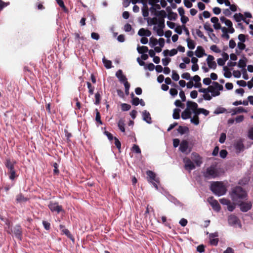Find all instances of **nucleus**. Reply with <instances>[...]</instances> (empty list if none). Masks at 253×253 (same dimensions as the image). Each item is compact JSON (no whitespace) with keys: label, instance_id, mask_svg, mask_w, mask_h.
<instances>
[{"label":"nucleus","instance_id":"56","mask_svg":"<svg viewBox=\"0 0 253 253\" xmlns=\"http://www.w3.org/2000/svg\"><path fill=\"white\" fill-rule=\"evenodd\" d=\"M237 48L240 50H243L245 49L246 45L244 44V42H239L237 43Z\"/></svg>","mask_w":253,"mask_h":253},{"label":"nucleus","instance_id":"25","mask_svg":"<svg viewBox=\"0 0 253 253\" xmlns=\"http://www.w3.org/2000/svg\"><path fill=\"white\" fill-rule=\"evenodd\" d=\"M154 15L160 17L161 19L160 20V23H162L163 20L164 21V18L167 16V13L165 10H160L158 11L157 12H155Z\"/></svg>","mask_w":253,"mask_h":253},{"label":"nucleus","instance_id":"59","mask_svg":"<svg viewBox=\"0 0 253 253\" xmlns=\"http://www.w3.org/2000/svg\"><path fill=\"white\" fill-rule=\"evenodd\" d=\"M184 5L187 8H191L193 4L190 0H184Z\"/></svg>","mask_w":253,"mask_h":253},{"label":"nucleus","instance_id":"15","mask_svg":"<svg viewBox=\"0 0 253 253\" xmlns=\"http://www.w3.org/2000/svg\"><path fill=\"white\" fill-rule=\"evenodd\" d=\"M240 208L243 212H247L252 208V204L251 202H242L240 204Z\"/></svg>","mask_w":253,"mask_h":253},{"label":"nucleus","instance_id":"28","mask_svg":"<svg viewBox=\"0 0 253 253\" xmlns=\"http://www.w3.org/2000/svg\"><path fill=\"white\" fill-rule=\"evenodd\" d=\"M224 24L228 27V32L229 33L232 34L234 32L235 30L232 27V23L230 20L228 19L227 20H226L224 22Z\"/></svg>","mask_w":253,"mask_h":253},{"label":"nucleus","instance_id":"62","mask_svg":"<svg viewBox=\"0 0 253 253\" xmlns=\"http://www.w3.org/2000/svg\"><path fill=\"white\" fill-rule=\"evenodd\" d=\"M162 61L163 65L166 66L169 64V62L170 61V59L168 58H163L162 59Z\"/></svg>","mask_w":253,"mask_h":253},{"label":"nucleus","instance_id":"3","mask_svg":"<svg viewBox=\"0 0 253 253\" xmlns=\"http://www.w3.org/2000/svg\"><path fill=\"white\" fill-rule=\"evenodd\" d=\"M211 190L216 195L220 196L224 195L226 192V188L221 182H214L211 184Z\"/></svg>","mask_w":253,"mask_h":253},{"label":"nucleus","instance_id":"6","mask_svg":"<svg viewBox=\"0 0 253 253\" xmlns=\"http://www.w3.org/2000/svg\"><path fill=\"white\" fill-rule=\"evenodd\" d=\"M146 173L148 176V181L153 185L157 190H158V184L159 183V178L156 176L155 173L151 170H148Z\"/></svg>","mask_w":253,"mask_h":253},{"label":"nucleus","instance_id":"1","mask_svg":"<svg viewBox=\"0 0 253 253\" xmlns=\"http://www.w3.org/2000/svg\"><path fill=\"white\" fill-rule=\"evenodd\" d=\"M198 104L194 102L188 101L186 108L181 113V118L183 120L191 118L192 114L197 116Z\"/></svg>","mask_w":253,"mask_h":253},{"label":"nucleus","instance_id":"60","mask_svg":"<svg viewBox=\"0 0 253 253\" xmlns=\"http://www.w3.org/2000/svg\"><path fill=\"white\" fill-rule=\"evenodd\" d=\"M182 78L184 79H186L187 80L190 79V74L189 73L186 72L184 73L181 75Z\"/></svg>","mask_w":253,"mask_h":253},{"label":"nucleus","instance_id":"53","mask_svg":"<svg viewBox=\"0 0 253 253\" xmlns=\"http://www.w3.org/2000/svg\"><path fill=\"white\" fill-rule=\"evenodd\" d=\"M60 229H62V231L66 235H67V236H69L70 235V233L68 229L65 228L63 225H60Z\"/></svg>","mask_w":253,"mask_h":253},{"label":"nucleus","instance_id":"8","mask_svg":"<svg viewBox=\"0 0 253 253\" xmlns=\"http://www.w3.org/2000/svg\"><path fill=\"white\" fill-rule=\"evenodd\" d=\"M191 159L196 167H200L203 163V159L198 153L195 152L192 153Z\"/></svg>","mask_w":253,"mask_h":253},{"label":"nucleus","instance_id":"32","mask_svg":"<svg viewBox=\"0 0 253 253\" xmlns=\"http://www.w3.org/2000/svg\"><path fill=\"white\" fill-rule=\"evenodd\" d=\"M8 174H9V179L12 180L17 176L14 169L8 170Z\"/></svg>","mask_w":253,"mask_h":253},{"label":"nucleus","instance_id":"63","mask_svg":"<svg viewBox=\"0 0 253 253\" xmlns=\"http://www.w3.org/2000/svg\"><path fill=\"white\" fill-rule=\"evenodd\" d=\"M169 93L172 96H175L178 93L177 90L175 88H170Z\"/></svg>","mask_w":253,"mask_h":253},{"label":"nucleus","instance_id":"23","mask_svg":"<svg viewBox=\"0 0 253 253\" xmlns=\"http://www.w3.org/2000/svg\"><path fill=\"white\" fill-rule=\"evenodd\" d=\"M164 56H172L176 55L177 53V50L176 49H172L171 50H169L168 49H166L164 50L163 52Z\"/></svg>","mask_w":253,"mask_h":253},{"label":"nucleus","instance_id":"47","mask_svg":"<svg viewBox=\"0 0 253 253\" xmlns=\"http://www.w3.org/2000/svg\"><path fill=\"white\" fill-rule=\"evenodd\" d=\"M172 79L175 81H177L179 79V75L175 71L173 70L172 71Z\"/></svg>","mask_w":253,"mask_h":253},{"label":"nucleus","instance_id":"14","mask_svg":"<svg viewBox=\"0 0 253 253\" xmlns=\"http://www.w3.org/2000/svg\"><path fill=\"white\" fill-rule=\"evenodd\" d=\"M218 233L217 232L211 233L210 234L209 238L210 243L213 246H216L218 244V239L217 238Z\"/></svg>","mask_w":253,"mask_h":253},{"label":"nucleus","instance_id":"61","mask_svg":"<svg viewBox=\"0 0 253 253\" xmlns=\"http://www.w3.org/2000/svg\"><path fill=\"white\" fill-rule=\"evenodd\" d=\"M235 205L234 204H232V203H230L227 205V209L230 211H233L235 209Z\"/></svg>","mask_w":253,"mask_h":253},{"label":"nucleus","instance_id":"40","mask_svg":"<svg viewBox=\"0 0 253 253\" xmlns=\"http://www.w3.org/2000/svg\"><path fill=\"white\" fill-rule=\"evenodd\" d=\"M180 110L179 109L175 108L173 110L172 117L174 119H178L180 118L179 113Z\"/></svg>","mask_w":253,"mask_h":253},{"label":"nucleus","instance_id":"20","mask_svg":"<svg viewBox=\"0 0 253 253\" xmlns=\"http://www.w3.org/2000/svg\"><path fill=\"white\" fill-rule=\"evenodd\" d=\"M138 35L141 37H150L151 35V32L148 30L144 28H141L138 32Z\"/></svg>","mask_w":253,"mask_h":253},{"label":"nucleus","instance_id":"50","mask_svg":"<svg viewBox=\"0 0 253 253\" xmlns=\"http://www.w3.org/2000/svg\"><path fill=\"white\" fill-rule=\"evenodd\" d=\"M211 50L216 53L221 52V50L216 45H212L210 47Z\"/></svg>","mask_w":253,"mask_h":253},{"label":"nucleus","instance_id":"9","mask_svg":"<svg viewBox=\"0 0 253 253\" xmlns=\"http://www.w3.org/2000/svg\"><path fill=\"white\" fill-rule=\"evenodd\" d=\"M179 150L183 153L188 154L191 151V149L189 148L188 142L186 140H182L180 143L179 148Z\"/></svg>","mask_w":253,"mask_h":253},{"label":"nucleus","instance_id":"24","mask_svg":"<svg viewBox=\"0 0 253 253\" xmlns=\"http://www.w3.org/2000/svg\"><path fill=\"white\" fill-rule=\"evenodd\" d=\"M192 80L195 82V84H194V87L199 88L201 87L202 84L200 83L201 78L198 75L194 76L193 77Z\"/></svg>","mask_w":253,"mask_h":253},{"label":"nucleus","instance_id":"13","mask_svg":"<svg viewBox=\"0 0 253 253\" xmlns=\"http://www.w3.org/2000/svg\"><path fill=\"white\" fill-rule=\"evenodd\" d=\"M214 57L212 55H208L207 58V62L209 68L215 69L216 67V64L214 61Z\"/></svg>","mask_w":253,"mask_h":253},{"label":"nucleus","instance_id":"49","mask_svg":"<svg viewBox=\"0 0 253 253\" xmlns=\"http://www.w3.org/2000/svg\"><path fill=\"white\" fill-rule=\"evenodd\" d=\"M121 108L123 111H126L129 110L130 109L131 106L129 104L123 103L121 104Z\"/></svg>","mask_w":253,"mask_h":253},{"label":"nucleus","instance_id":"26","mask_svg":"<svg viewBox=\"0 0 253 253\" xmlns=\"http://www.w3.org/2000/svg\"><path fill=\"white\" fill-rule=\"evenodd\" d=\"M247 64V60L246 58L240 59L238 62V66L242 69V71L246 70L245 67Z\"/></svg>","mask_w":253,"mask_h":253},{"label":"nucleus","instance_id":"30","mask_svg":"<svg viewBox=\"0 0 253 253\" xmlns=\"http://www.w3.org/2000/svg\"><path fill=\"white\" fill-rule=\"evenodd\" d=\"M235 147L237 152L239 153L243 150L244 147L243 143L239 141L236 143Z\"/></svg>","mask_w":253,"mask_h":253},{"label":"nucleus","instance_id":"4","mask_svg":"<svg viewBox=\"0 0 253 253\" xmlns=\"http://www.w3.org/2000/svg\"><path fill=\"white\" fill-rule=\"evenodd\" d=\"M209 89L213 97L219 96L220 91L223 90V86L217 82H213L212 84L209 86Z\"/></svg>","mask_w":253,"mask_h":253},{"label":"nucleus","instance_id":"57","mask_svg":"<svg viewBox=\"0 0 253 253\" xmlns=\"http://www.w3.org/2000/svg\"><path fill=\"white\" fill-rule=\"evenodd\" d=\"M132 151L135 152L136 153L140 154L141 153V150L137 145H133L132 148Z\"/></svg>","mask_w":253,"mask_h":253},{"label":"nucleus","instance_id":"43","mask_svg":"<svg viewBox=\"0 0 253 253\" xmlns=\"http://www.w3.org/2000/svg\"><path fill=\"white\" fill-rule=\"evenodd\" d=\"M234 17L237 22H240L241 20H244L243 15L241 13H236L234 15Z\"/></svg>","mask_w":253,"mask_h":253},{"label":"nucleus","instance_id":"31","mask_svg":"<svg viewBox=\"0 0 253 253\" xmlns=\"http://www.w3.org/2000/svg\"><path fill=\"white\" fill-rule=\"evenodd\" d=\"M149 44L151 47H154L157 44H158V42L157 39L153 37L150 38L149 40Z\"/></svg>","mask_w":253,"mask_h":253},{"label":"nucleus","instance_id":"46","mask_svg":"<svg viewBox=\"0 0 253 253\" xmlns=\"http://www.w3.org/2000/svg\"><path fill=\"white\" fill-rule=\"evenodd\" d=\"M210 90L207 92V93H206L205 94H204L203 95V98L206 100H210L211 99L212 97H213L211 94V95L210 94Z\"/></svg>","mask_w":253,"mask_h":253},{"label":"nucleus","instance_id":"11","mask_svg":"<svg viewBox=\"0 0 253 253\" xmlns=\"http://www.w3.org/2000/svg\"><path fill=\"white\" fill-rule=\"evenodd\" d=\"M228 221L229 225L231 226L238 225L239 227L241 226L238 218L235 215H230L229 216Z\"/></svg>","mask_w":253,"mask_h":253},{"label":"nucleus","instance_id":"12","mask_svg":"<svg viewBox=\"0 0 253 253\" xmlns=\"http://www.w3.org/2000/svg\"><path fill=\"white\" fill-rule=\"evenodd\" d=\"M208 201L215 211H218L220 210V206L219 203L217 201L214 200L213 197L209 198Z\"/></svg>","mask_w":253,"mask_h":253},{"label":"nucleus","instance_id":"5","mask_svg":"<svg viewBox=\"0 0 253 253\" xmlns=\"http://www.w3.org/2000/svg\"><path fill=\"white\" fill-rule=\"evenodd\" d=\"M219 172L217 169L214 166H211L208 168L204 172V176L207 178H213L218 176Z\"/></svg>","mask_w":253,"mask_h":253},{"label":"nucleus","instance_id":"42","mask_svg":"<svg viewBox=\"0 0 253 253\" xmlns=\"http://www.w3.org/2000/svg\"><path fill=\"white\" fill-rule=\"evenodd\" d=\"M188 128L186 126H179L177 129L178 132L181 134H183L188 131Z\"/></svg>","mask_w":253,"mask_h":253},{"label":"nucleus","instance_id":"38","mask_svg":"<svg viewBox=\"0 0 253 253\" xmlns=\"http://www.w3.org/2000/svg\"><path fill=\"white\" fill-rule=\"evenodd\" d=\"M204 28L206 31H207L208 33V34L209 33H211L213 32V30L212 29V28L211 26V25L210 23L206 22L204 25Z\"/></svg>","mask_w":253,"mask_h":253},{"label":"nucleus","instance_id":"52","mask_svg":"<svg viewBox=\"0 0 253 253\" xmlns=\"http://www.w3.org/2000/svg\"><path fill=\"white\" fill-rule=\"evenodd\" d=\"M5 166L8 170L14 169L13 164L10 162V160H7Z\"/></svg>","mask_w":253,"mask_h":253},{"label":"nucleus","instance_id":"16","mask_svg":"<svg viewBox=\"0 0 253 253\" xmlns=\"http://www.w3.org/2000/svg\"><path fill=\"white\" fill-rule=\"evenodd\" d=\"M164 27V21H163L162 23H160L157 27L154 26L153 29L155 31H156L157 35L161 37L164 35V31L163 30Z\"/></svg>","mask_w":253,"mask_h":253},{"label":"nucleus","instance_id":"51","mask_svg":"<svg viewBox=\"0 0 253 253\" xmlns=\"http://www.w3.org/2000/svg\"><path fill=\"white\" fill-rule=\"evenodd\" d=\"M144 69H148L149 70V71H153L155 69V65L151 63H149L148 64V65H147L146 66H144Z\"/></svg>","mask_w":253,"mask_h":253},{"label":"nucleus","instance_id":"17","mask_svg":"<svg viewBox=\"0 0 253 253\" xmlns=\"http://www.w3.org/2000/svg\"><path fill=\"white\" fill-rule=\"evenodd\" d=\"M142 115L143 117V120L144 121H145L146 123L149 124L152 123L150 114L149 113V112H148L146 110H144L142 112Z\"/></svg>","mask_w":253,"mask_h":253},{"label":"nucleus","instance_id":"54","mask_svg":"<svg viewBox=\"0 0 253 253\" xmlns=\"http://www.w3.org/2000/svg\"><path fill=\"white\" fill-rule=\"evenodd\" d=\"M125 87V93L126 95H128L129 94V89L130 87V84L128 83V82H126L124 83Z\"/></svg>","mask_w":253,"mask_h":253},{"label":"nucleus","instance_id":"41","mask_svg":"<svg viewBox=\"0 0 253 253\" xmlns=\"http://www.w3.org/2000/svg\"><path fill=\"white\" fill-rule=\"evenodd\" d=\"M28 200L27 198L24 197L22 194H19L16 196V201L18 202H25Z\"/></svg>","mask_w":253,"mask_h":253},{"label":"nucleus","instance_id":"44","mask_svg":"<svg viewBox=\"0 0 253 253\" xmlns=\"http://www.w3.org/2000/svg\"><path fill=\"white\" fill-rule=\"evenodd\" d=\"M190 119L191 123L197 126L199 124V117L198 116L194 115L193 118L191 117Z\"/></svg>","mask_w":253,"mask_h":253},{"label":"nucleus","instance_id":"19","mask_svg":"<svg viewBox=\"0 0 253 253\" xmlns=\"http://www.w3.org/2000/svg\"><path fill=\"white\" fill-rule=\"evenodd\" d=\"M116 76L121 83L124 84L127 82V79L126 76L123 75V72L121 70H119L116 72Z\"/></svg>","mask_w":253,"mask_h":253},{"label":"nucleus","instance_id":"58","mask_svg":"<svg viewBox=\"0 0 253 253\" xmlns=\"http://www.w3.org/2000/svg\"><path fill=\"white\" fill-rule=\"evenodd\" d=\"M226 134L224 133H222L220 135L219 141L220 143H223L226 139Z\"/></svg>","mask_w":253,"mask_h":253},{"label":"nucleus","instance_id":"64","mask_svg":"<svg viewBox=\"0 0 253 253\" xmlns=\"http://www.w3.org/2000/svg\"><path fill=\"white\" fill-rule=\"evenodd\" d=\"M248 137L250 139L253 140V127L251 128L249 130Z\"/></svg>","mask_w":253,"mask_h":253},{"label":"nucleus","instance_id":"2","mask_svg":"<svg viewBox=\"0 0 253 253\" xmlns=\"http://www.w3.org/2000/svg\"><path fill=\"white\" fill-rule=\"evenodd\" d=\"M231 196L234 201L238 202L244 199L247 196V193L242 187L237 186L232 190Z\"/></svg>","mask_w":253,"mask_h":253},{"label":"nucleus","instance_id":"39","mask_svg":"<svg viewBox=\"0 0 253 253\" xmlns=\"http://www.w3.org/2000/svg\"><path fill=\"white\" fill-rule=\"evenodd\" d=\"M223 70L224 71V76L225 78H230L232 76L231 72L229 71L226 66L223 67Z\"/></svg>","mask_w":253,"mask_h":253},{"label":"nucleus","instance_id":"36","mask_svg":"<svg viewBox=\"0 0 253 253\" xmlns=\"http://www.w3.org/2000/svg\"><path fill=\"white\" fill-rule=\"evenodd\" d=\"M226 112V109L223 107H217L215 110L214 111V114H219L225 113Z\"/></svg>","mask_w":253,"mask_h":253},{"label":"nucleus","instance_id":"22","mask_svg":"<svg viewBox=\"0 0 253 253\" xmlns=\"http://www.w3.org/2000/svg\"><path fill=\"white\" fill-rule=\"evenodd\" d=\"M12 233H14L15 236L18 239H21V236L22 234L21 228L19 226H16L14 228L13 230L11 231Z\"/></svg>","mask_w":253,"mask_h":253},{"label":"nucleus","instance_id":"55","mask_svg":"<svg viewBox=\"0 0 253 253\" xmlns=\"http://www.w3.org/2000/svg\"><path fill=\"white\" fill-rule=\"evenodd\" d=\"M87 85L88 88V92L90 94L92 95L93 94L94 87L92 86L91 84L89 82H87Z\"/></svg>","mask_w":253,"mask_h":253},{"label":"nucleus","instance_id":"35","mask_svg":"<svg viewBox=\"0 0 253 253\" xmlns=\"http://www.w3.org/2000/svg\"><path fill=\"white\" fill-rule=\"evenodd\" d=\"M102 61L104 66L107 69H110L112 67V62L110 60L105 59V57L103 58Z\"/></svg>","mask_w":253,"mask_h":253},{"label":"nucleus","instance_id":"18","mask_svg":"<svg viewBox=\"0 0 253 253\" xmlns=\"http://www.w3.org/2000/svg\"><path fill=\"white\" fill-rule=\"evenodd\" d=\"M195 54L198 58H201L203 56L206 55L204 49L201 46H197V49L195 51Z\"/></svg>","mask_w":253,"mask_h":253},{"label":"nucleus","instance_id":"34","mask_svg":"<svg viewBox=\"0 0 253 253\" xmlns=\"http://www.w3.org/2000/svg\"><path fill=\"white\" fill-rule=\"evenodd\" d=\"M200 114H202L205 116H207L209 114V111L204 108H198L197 107V116H198Z\"/></svg>","mask_w":253,"mask_h":253},{"label":"nucleus","instance_id":"37","mask_svg":"<svg viewBox=\"0 0 253 253\" xmlns=\"http://www.w3.org/2000/svg\"><path fill=\"white\" fill-rule=\"evenodd\" d=\"M161 9V6L159 4H156L154 5H153L150 8V11L151 13L153 14L155 13V12H157L158 10H160Z\"/></svg>","mask_w":253,"mask_h":253},{"label":"nucleus","instance_id":"10","mask_svg":"<svg viewBox=\"0 0 253 253\" xmlns=\"http://www.w3.org/2000/svg\"><path fill=\"white\" fill-rule=\"evenodd\" d=\"M48 208L52 212L59 213L62 211V208L58 203L51 202L48 205Z\"/></svg>","mask_w":253,"mask_h":253},{"label":"nucleus","instance_id":"7","mask_svg":"<svg viewBox=\"0 0 253 253\" xmlns=\"http://www.w3.org/2000/svg\"><path fill=\"white\" fill-rule=\"evenodd\" d=\"M183 162L184 163V168L185 169L188 170L189 172H191L192 170L195 169L196 167L192 160L186 157L184 158Z\"/></svg>","mask_w":253,"mask_h":253},{"label":"nucleus","instance_id":"33","mask_svg":"<svg viewBox=\"0 0 253 253\" xmlns=\"http://www.w3.org/2000/svg\"><path fill=\"white\" fill-rule=\"evenodd\" d=\"M137 50L140 54H143L148 51V48L146 46H137Z\"/></svg>","mask_w":253,"mask_h":253},{"label":"nucleus","instance_id":"27","mask_svg":"<svg viewBox=\"0 0 253 253\" xmlns=\"http://www.w3.org/2000/svg\"><path fill=\"white\" fill-rule=\"evenodd\" d=\"M125 121L123 119H120L118 122V126L120 130L123 132H125Z\"/></svg>","mask_w":253,"mask_h":253},{"label":"nucleus","instance_id":"29","mask_svg":"<svg viewBox=\"0 0 253 253\" xmlns=\"http://www.w3.org/2000/svg\"><path fill=\"white\" fill-rule=\"evenodd\" d=\"M186 42L187 43V46H188V47L190 49H193L195 48V42L192 40H191L189 38H188L186 39Z\"/></svg>","mask_w":253,"mask_h":253},{"label":"nucleus","instance_id":"45","mask_svg":"<svg viewBox=\"0 0 253 253\" xmlns=\"http://www.w3.org/2000/svg\"><path fill=\"white\" fill-rule=\"evenodd\" d=\"M196 35L200 38L203 39L205 41L207 42V38L204 35L203 32L199 29L196 30Z\"/></svg>","mask_w":253,"mask_h":253},{"label":"nucleus","instance_id":"48","mask_svg":"<svg viewBox=\"0 0 253 253\" xmlns=\"http://www.w3.org/2000/svg\"><path fill=\"white\" fill-rule=\"evenodd\" d=\"M56 1L57 2V3H58V4L63 9L64 11H65V12L68 11L67 9L65 6L64 2L62 0H56Z\"/></svg>","mask_w":253,"mask_h":253},{"label":"nucleus","instance_id":"21","mask_svg":"<svg viewBox=\"0 0 253 253\" xmlns=\"http://www.w3.org/2000/svg\"><path fill=\"white\" fill-rule=\"evenodd\" d=\"M211 22L213 24V27L215 30H219L221 28L220 24L219 23L218 18L216 17H213L211 19Z\"/></svg>","mask_w":253,"mask_h":253}]
</instances>
